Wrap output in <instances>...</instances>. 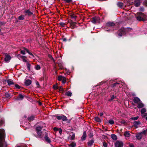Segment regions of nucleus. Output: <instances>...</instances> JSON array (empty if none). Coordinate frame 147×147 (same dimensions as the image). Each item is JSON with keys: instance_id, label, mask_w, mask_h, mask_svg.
<instances>
[{"instance_id": "f03ea898", "label": "nucleus", "mask_w": 147, "mask_h": 147, "mask_svg": "<svg viewBox=\"0 0 147 147\" xmlns=\"http://www.w3.org/2000/svg\"><path fill=\"white\" fill-rule=\"evenodd\" d=\"M137 13L138 15L136 17L137 20L139 21H144L146 20L147 17L146 15L141 12H138Z\"/></svg>"}, {"instance_id": "9b49d317", "label": "nucleus", "mask_w": 147, "mask_h": 147, "mask_svg": "<svg viewBox=\"0 0 147 147\" xmlns=\"http://www.w3.org/2000/svg\"><path fill=\"white\" fill-rule=\"evenodd\" d=\"M37 134V135H35L33 134L35 136L36 138H42V133L41 131H36Z\"/></svg>"}, {"instance_id": "473e14b6", "label": "nucleus", "mask_w": 147, "mask_h": 147, "mask_svg": "<svg viewBox=\"0 0 147 147\" xmlns=\"http://www.w3.org/2000/svg\"><path fill=\"white\" fill-rule=\"evenodd\" d=\"M117 5L118 7H123V3L119 2L117 3Z\"/></svg>"}, {"instance_id": "7ed1b4c3", "label": "nucleus", "mask_w": 147, "mask_h": 147, "mask_svg": "<svg viewBox=\"0 0 147 147\" xmlns=\"http://www.w3.org/2000/svg\"><path fill=\"white\" fill-rule=\"evenodd\" d=\"M54 117H56L58 120H62L63 121L67 120V117L63 115H55Z\"/></svg>"}, {"instance_id": "de8ad7c7", "label": "nucleus", "mask_w": 147, "mask_h": 147, "mask_svg": "<svg viewBox=\"0 0 147 147\" xmlns=\"http://www.w3.org/2000/svg\"><path fill=\"white\" fill-rule=\"evenodd\" d=\"M36 85L37 86V87L38 88H40V85L39 84V82H38V81H36Z\"/></svg>"}, {"instance_id": "f3484780", "label": "nucleus", "mask_w": 147, "mask_h": 147, "mask_svg": "<svg viewBox=\"0 0 147 147\" xmlns=\"http://www.w3.org/2000/svg\"><path fill=\"white\" fill-rule=\"evenodd\" d=\"M114 25V24L113 22H109L107 23L106 26L112 28Z\"/></svg>"}, {"instance_id": "4be33fe9", "label": "nucleus", "mask_w": 147, "mask_h": 147, "mask_svg": "<svg viewBox=\"0 0 147 147\" xmlns=\"http://www.w3.org/2000/svg\"><path fill=\"white\" fill-rule=\"evenodd\" d=\"M111 138L114 140H116L117 139V136L115 134H112L111 135Z\"/></svg>"}, {"instance_id": "c03bdc74", "label": "nucleus", "mask_w": 147, "mask_h": 147, "mask_svg": "<svg viewBox=\"0 0 147 147\" xmlns=\"http://www.w3.org/2000/svg\"><path fill=\"white\" fill-rule=\"evenodd\" d=\"M15 87L17 89H19L21 87L18 84H16L15 85Z\"/></svg>"}, {"instance_id": "f257e3e1", "label": "nucleus", "mask_w": 147, "mask_h": 147, "mask_svg": "<svg viewBox=\"0 0 147 147\" xmlns=\"http://www.w3.org/2000/svg\"><path fill=\"white\" fill-rule=\"evenodd\" d=\"M5 133L3 129H0V147H4Z\"/></svg>"}, {"instance_id": "5fc2aeb1", "label": "nucleus", "mask_w": 147, "mask_h": 147, "mask_svg": "<svg viewBox=\"0 0 147 147\" xmlns=\"http://www.w3.org/2000/svg\"><path fill=\"white\" fill-rule=\"evenodd\" d=\"M106 82H104V81H102V82H100L99 84H98V86H101V85H102L104 83H105Z\"/></svg>"}, {"instance_id": "603ef678", "label": "nucleus", "mask_w": 147, "mask_h": 147, "mask_svg": "<svg viewBox=\"0 0 147 147\" xmlns=\"http://www.w3.org/2000/svg\"><path fill=\"white\" fill-rule=\"evenodd\" d=\"M69 147H74V142H72L69 145Z\"/></svg>"}, {"instance_id": "6ab92c4d", "label": "nucleus", "mask_w": 147, "mask_h": 147, "mask_svg": "<svg viewBox=\"0 0 147 147\" xmlns=\"http://www.w3.org/2000/svg\"><path fill=\"white\" fill-rule=\"evenodd\" d=\"M144 107V104L141 101L139 102L138 103V105H137V108H138L139 109L142 108Z\"/></svg>"}, {"instance_id": "680f3d73", "label": "nucleus", "mask_w": 147, "mask_h": 147, "mask_svg": "<svg viewBox=\"0 0 147 147\" xmlns=\"http://www.w3.org/2000/svg\"><path fill=\"white\" fill-rule=\"evenodd\" d=\"M61 39L63 40L64 42H66L67 41V39L66 38H62Z\"/></svg>"}, {"instance_id": "b1692460", "label": "nucleus", "mask_w": 147, "mask_h": 147, "mask_svg": "<svg viewBox=\"0 0 147 147\" xmlns=\"http://www.w3.org/2000/svg\"><path fill=\"white\" fill-rule=\"evenodd\" d=\"M124 135L125 136V137H129L130 134L129 133V132L128 131H126L125 132V133L124 134Z\"/></svg>"}, {"instance_id": "7c9ffc66", "label": "nucleus", "mask_w": 147, "mask_h": 147, "mask_svg": "<svg viewBox=\"0 0 147 147\" xmlns=\"http://www.w3.org/2000/svg\"><path fill=\"white\" fill-rule=\"evenodd\" d=\"M42 127H41L39 126L36 127V131H41V130L42 129Z\"/></svg>"}, {"instance_id": "8fccbe9b", "label": "nucleus", "mask_w": 147, "mask_h": 147, "mask_svg": "<svg viewBox=\"0 0 147 147\" xmlns=\"http://www.w3.org/2000/svg\"><path fill=\"white\" fill-rule=\"evenodd\" d=\"M20 53L22 55H25V50H21L20 51Z\"/></svg>"}, {"instance_id": "4468645a", "label": "nucleus", "mask_w": 147, "mask_h": 147, "mask_svg": "<svg viewBox=\"0 0 147 147\" xmlns=\"http://www.w3.org/2000/svg\"><path fill=\"white\" fill-rule=\"evenodd\" d=\"M68 24H69L70 27L72 29L74 28V22L71 20H69L68 21Z\"/></svg>"}, {"instance_id": "a211bd4d", "label": "nucleus", "mask_w": 147, "mask_h": 147, "mask_svg": "<svg viewBox=\"0 0 147 147\" xmlns=\"http://www.w3.org/2000/svg\"><path fill=\"white\" fill-rule=\"evenodd\" d=\"M94 142V141L93 139L91 140L88 142V145L90 147H91V146H92Z\"/></svg>"}, {"instance_id": "4c0bfd02", "label": "nucleus", "mask_w": 147, "mask_h": 147, "mask_svg": "<svg viewBox=\"0 0 147 147\" xmlns=\"http://www.w3.org/2000/svg\"><path fill=\"white\" fill-rule=\"evenodd\" d=\"M24 16L23 15L20 16H19L18 19L20 20H24Z\"/></svg>"}, {"instance_id": "49530a36", "label": "nucleus", "mask_w": 147, "mask_h": 147, "mask_svg": "<svg viewBox=\"0 0 147 147\" xmlns=\"http://www.w3.org/2000/svg\"><path fill=\"white\" fill-rule=\"evenodd\" d=\"M103 145L104 147H107V144L105 142H104L103 143Z\"/></svg>"}, {"instance_id": "69168bd1", "label": "nucleus", "mask_w": 147, "mask_h": 147, "mask_svg": "<svg viewBox=\"0 0 147 147\" xmlns=\"http://www.w3.org/2000/svg\"><path fill=\"white\" fill-rule=\"evenodd\" d=\"M71 140H74V134H72L71 136Z\"/></svg>"}, {"instance_id": "412c9836", "label": "nucleus", "mask_w": 147, "mask_h": 147, "mask_svg": "<svg viewBox=\"0 0 147 147\" xmlns=\"http://www.w3.org/2000/svg\"><path fill=\"white\" fill-rule=\"evenodd\" d=\"M94 121H95L97 122H101V120L99 117H94Z\"/></svg>"}, {"instance_id": "1a4fd4ad", "label": "nucleus", "mask_w": 147, "mask_h": 147, "mask_svg": "<svg viewBox=\"0 0 147 147\" xmlns=\"http://www.w3.org/2000/svg\"><path fill=\"white\" fill-rule=\"evenodd\" d=\"M134 126L135 127V128H137L138 127V125L141 124L140 121H135L133 123Z\"/></svg>"}, {"instance_id": "5701e85b", "label": "nucleus", "mask_w": 147, "mask_h": 147, "mask_svg": "<svg viewBox=\"0 0 147 147\" xmlns=\"http://www.w3.org/2000/svg\"><path fill=\"white\" fill-rule=\"evenodd\" d=\"M34 116L32 115L30 116V117H28V120H29L30 121H31L33 120L34 119Z\"/></svg>"}, {"instance_id": "4d7b16f0", "label": "nucleus", "mask_w": 147, "mask_h": 147, "mask_svg": "<svg viewBox=\"0 0 147 147\" xmlns=\"http://www.w3.org/2000/svg\"><path fill=\"white\" fill-rule=\"evenodd\" d=\"M58 128L56 127H55L53 128V130L55 131H58Z\"/></svg>"}, {"instance_id": "c85d7f7f", "label": "nucleus", "mask_w": 147, "mask_h": 147, "mask_svg": "<svg viewBox=\"0 0 147 147\" xmlns=\"http://www.w3.org/2000/svg\"><path fill=\"white\" fill-rule=\"evenodd\" d=\"M59 24L62 27H65L66 26V23L62 22H60L59 23Z\"/></svg>"}, {"instance_id": "13d9d810", "label": "nucleus", "mask_w": 147, "mask_h": 147, "mask_svg": "<svg viewBox=\"0 0 147 147\" xmlns=\"http://www.w3.org/2000/svg\"><path fill=\"white\" fill-rule=\"evenodd\" d=\"M58 131H59V132L60 134H61L62 132V130L60 128L58 129Z\"/></svg>"}, {"instance_id": "e2e57ef3", "label": "nucleus", "mask_w": 147, "mask_h": 147, "mask_svg": "<svg viewBox=\"0 0 147 147\" xmlns=\"http://www.w3.org/2000/svg\"><path fill=\"white\" fill-rule=\"evenodd\" d=\"M28 54H29V55H30L32 56L33 57H34V55H33L32 53H31V52H29V53H28Z\"/></svg>"}, {"instance_id": "aec40b11", "label": "nucleus", "mask_w": 147, "mask_h": 147, "mask_svg": "<svg viewBox=\"0 0 147 147\" xmlns=\"http://www.w3.org/2000/svg\"><path fill=\"white\" fill-rule=\"evenodd\" d=\"M7 82L8 85L10 86L14 84V82L13 80L11 79H8L7 80Z\"/></svg>"}, {"instance_id": "a18cd8bd", "label": "nucleus", "mask_w": 147, "mask_h": 147, "mask_svg": "<svg viewBox=\"0 0 147 147\" xmlns=\"http://www.w3.org/2000/svg\"><path fill=\"white\" fill-rule=\"evenodd\" d=\"M53 88L54 89L57 90L58 89V87L57 85H53Z\"/></svg>"}, {"instance_id": "dca6fc26", "label": "nucleus", "mask_w": 147, "mask_h": 147, "mask_svg": "<svg viewBox=\"0 0 147 147\" xmlns=\"http://www.w3.org/2000/svg\"><path fill=\"white\" fill-rule=\"evenodd\" d=\"M142 136L143 135L140 133H139L138 134H137L136 136V138L139 140H141L142 138Z\"/></svg>"}, {"instance_id": "c9c22d12", "label": "nucleus", "mask_w": 147, "mask_h": 147, "mask_svg": "<svg viewBox=\"0 0 147 147\" xmlns=\"http://www.w3.org/2000/svg\"><path fill=\"white\" fill-rule=\"evenodd\" d=\"M19 98L21 100H23L24 98V96L21 94H19Z\"/></svg>"}, {"instance_id": "37998d69", "label": "nucleus", "mask_w": 147, "mask_h": 147, "mask_svg": "<svg viewBox=\"0 0 147 147\" xmlns=\"http://www.w3.org/2000/svg\"><path fill=\"white\" fill-rule=\"evenodd\" d=\"M61 81L63 84H65L66 82V79L65 77H64Z\"/></svg>"}, {"instance_id": "e433bc0d", "label": "nucleus", "mask_w": 147, "mask_h": 147, "mask_svg": "<svg viewBox=\"0 0 147 147\" xmlns=\"http://www.w3.org/2000/svg\"><path fill=\"white\" fill-rule=\"evenodd\" d=\"M63 78L64 77L61 76H58V81H61Z\"/></svg>"}, {"instance_id": "6e6552de", "label": "nucleus", "mask_w": 147, "mask_h": 147, "mask_svg": "<svg viewBox=\"0 0 147 147\" xmlns=\"http://www.w3.org/2000/svg\"><path fill=\"white\" fill-rule=\"evenodd\" d=\"M133 101L135 103H138L141 101L140 99L137 97H134L133 99Z\"/></svg>"}, {"instance_id": "cd10ccee", "label": "nucleus", "mask_w": 147, "mask_h": 147, "mask_svg": "<svg viewBox=\"0 0 147 147\" xmlns=\"http://www.w3.org/2000/svg\"><path fill=\"white\" fill-rule=\"evenodd\" d=\"M5 98H9L11 96V94L8 92H6L5 94Z\"/></svg>"}, {"instance_id": "774afa93", "label": "nucleus", "mask_w": 147, "mask_h": 147, "mask_svg": "<svg viewBox=\"0 0 147 147\" xmlns=\"http://www.w3.org/2000/svg\"><path fill=\"white\" fill-rule=\"evenodd\" d=\"M20 57L22 59L24 58H26V57L25 56H22V55L20 56Z\"/></svg>"}, {"instance_id": "6e6d98bb", "label": "nucleus", "mask_w": 147, "mask_h": 147, "mask_svg": "<svg viewBox=\"0 0 147 147\" xmlns=\"http://www.w3.org/2000/svg\"><path fill=\"white\" fill-rule=\"evenodd\" d=\"M6 23V22H0V25H5Z\"/></svg>"}, {"instance_id": "f704fd0d", "label": "nucleus", "mask_w": 147, "mask_h": 147, "mask_svg": "<svg viewBox=\"0 0 147 147\" xmlns=\"http://www.w3.org/2000/svg\"><path fill=\"white\" fill-rule=\"evenodd\" d=\"M146 111V109L145 108H143L141 110V114H144Z\"/></svg>"}, {"instance_id": "9d476101", "label": "nucleus", "mask_w": 147, "mask_h": 147, "mask_svg": "<svg viewBox=\"0 0 147 147\" xmlns=\"http://www.w3.org/2000/svg\"><path fill=\"white\" fill-rule=\"evenodd\" d=\"M87 136L86 132L84 131L83 132V134L81 136V140L82 141H84L86 140Z\"/></svg>"}, {"instance_id": "72a5a7b5", "label": "nucleus", "mask_w": 147, "mask_h": 147, "mask_svg": "<svg viewBox=\"0 0 147 147\" xmlns=\"http://www.w3.org/2000/svg\"><path fill=\"white\" fill-rule=\"evenodd\" d=\"M35 69L39 70L40 69V67L39 65H36L35 67Z\"/></svg>"}, {"instance_id": "a19ab883", "label": "nucleus", "mask_w": 147, "mask_h": 147, "mask_svg": "<svg viewBox=\"0 0 147 147\" xmlns=\"http://www.w3.org/2000/svg\"><path fill=\"white\" fill-rule=\"evenodd\" d=\"M120 122L121 124H124L125 125H126L127 124L125 120H122L121 121H120Z\"/></svg>"}, {"instance_id": "052dcab7", "label": "nucleus", "mask_w": 147, "mask_h": 147, "mask_svg": "<svg viewBox=\"0 0 147 147\" xmlns=\"http://www.w3.org/2000/svg\"><path fill=\"white\" fill-rule=\"evenodd\" d=\"M135 6H136V7H138L140 5V3H135Z\"/></svg>"}, {"instance_id": "20e7f679", "label": "nucleus", "mask_w": 147, "mask_h": 147, "mask_svg": "<svg viewBox=\"0 0 147 147\" xmlns=\"http://www.w3.org/2000/svg\"><path fill=\"white\" fill-rule=\"evenodd\" d=\"M114 145L115 147H123V143L122 141L117 140L115 143Z\"/></svg>"}, {"instance_id": "423d86ee", "label": "nucleus", "mask_w": 147, "mask_h": 147, "mask_svg": "<svg viewBox=\"0 0 147 147\" xmlns=\"http://www.w3.org/2000/svg\"><path fill=\"white\" fill-rule=\"evenodd\" d=\"M91 22L94 24L96 23H99L100 22V18L99 17H93L91 20Z\"/></svg>"}, {"instance_id": "338daca9", "label": "nucleus", "mask_w": 147, "mask_h": 147, "mask_svg": "<svg viewBox=\"0 0 147 147\" xmlns=\"http://www.w3.org/2000/svg\"><path fill=\"white\" fill-rule=\"evenodd\" d=\"M121 85L123 86H125L126 84L125 83L122 82L121 83Z\"/></svg>"}, {"instance_id": "c756f323", "label": "nucleus", "mask_w": 147, "mask_h": 147, "mask_svg": "<svg viewBox=\"0 0 147 147\" xmlns=\"http://www.w3.org/2000/svg\"><path fill=\"white\" fill-rule=\"evenodd\" d=\"M58 64L59 69H63V67L62 63H58Z\"/></svg>"}, {"instance_id": "09e8293b", "label": "nucleus", "mask_w": 147, "mask_h": 147, "mask_svg": "<svg viewBox=\"0 0 147 147\" xmlns=\"http://www.w3.org/2000/svg\"><path fill=\"white\" fill-rule=\"evenodd\" d=\"M59 91H63V88L61 86H60L59 87H58V89Z\"/></svg>"}, {"instance_id": "2f4dec72", "label": "nucleus", "mask_w": 147, "mask_h": 147, "mask_svg": "<svg viewBox=\"0 0 147 147\" xmlns=\"http://www.w3.org/2000/svg\"><path fill=\"white\" fill-rule=\"evenodd\" d=\"M119 84V83L117 82H115L111 85V87H114Z\"/></svg>"}, {"instance_id": "a878e982", "label": "nucleus", "mask_w": 147, "mask_h": 147, "mask_svg": "<svg viewBox=\"0 0 147 147\" xmlns=\"http://www.w3.org/2000/svg\"><path fill=\"white\" fill-rule=\"evenodd\" d=\"M80 124L79 123H76L75 125L76 126V127H75V126H74V130L77 131L78 130V127L80 126Z\"/></svg>"}, {"instance_id": "f8f14e48", "label": "nucleus", "mask_w": 147, "mask_h": 147, "mask_svg": "<svg viewBox=\"0 0 147 147\" xmlns=\"http://www.w3.org/2000/svg\"><path fill=\"white\" fill-rule=\"evenodd\" d=\"M24 12L26 14V15H28V16H30L33 14V12L31 11L29 9L26 10L24 11Z\"/></svg>"}, {"instance_id": "0e129e2a", "label": "nucleus", "mask_w": 147, "mask_h": 147, "mask_svg": "<svg viewBox=\"0 0 147 147\" xmlns=\"http://www.w3.org/2000/svg\"><path fill=\"white\" fill-rule=\"evenodd\" d=\"M67 72L68 74H69L71 73V71L69 70H67Z\"/></svg>"}, {"instance_id": "39448f33", "label": "nucleus", "mask_w": 147, "mask_h": 147, "mask_svg": "<svg viewBox=\"0 0 147 147\" xmlns=\"http://www.w3.org/2000/svg\"><path fill=\"white\" fill-rule=\"evenodd\" d=\"M11 59V57L10 55L7 53L5 54L4 61L7 63H9Z\"/></svg>"}, {"instance_id": "58836bf2", "label": "nucleus", "mask_w": 147, "mask_h": 147, "mask_svg": "<svg viewBox=\"0 0 147 147\" xmlns=\"http://www.w3.org/2000/svg\"><path fill=\"white\" fill-rule=\"evenodd\" d=\"M147 132V129L143 131L142 132L140 133L142 135H145Z\"/></svg>"}, {"instance_id": "bf43d9fd", "label": "nucleus", "mask_w": 147, "mask_h": 147, "mask_svg": "<svg viewBox=\"0 0 147 147\" xmlns=\"http://www.w3.org/2000/svg\"><path fill=\"white\" fill-rule=\"evenodd\" d=\"M129 147H134V145L132 144H129Z\"/></svg>"}, {"instance_id": "864d4df0", "label": "nucleus", "mask_w": 147, "mask_h": 147, "mask_svg": "<svg viewBox=\"0 0 147 147\" xmlns=\"http://www.w3.org/2000/svg\"><path fill=\"white\" fill-rule=\"evenodd\" d=\"M93 136V133L92 132H90L89 134V136L90 138H92Z\"/></svg>"}, {"instance_id": "ddd939ff", "label": "nucleus", "mask_w": 147, "mask_h": 147, "mask_svg": "<svg viewBox=\"0 0 147 147\" xmlns=\"http://www.w3.org/2000/svg\"><path fill=\"white\" fill-rule=\"evenodd\" d=\"M32 82V81L29 79L26 80L24 82V84L26 86H29Z\"/></svg>"}, {"instance_id": "3c124183", "label": "nucleus", "mask_w": 147, "mask_h": 147, "mask_svg": "<svg viewBox=\"0 0 147 147\" xmlns=\"http://www.w3.org/2000/svg\"><path fill=\"white\" fill-rule=\"evenodd\" d=\"M116 98V96H115L114 95H113L111 97V98L110 99V100H113V99H114V98Z\"/></svg>"}, {"instance_id": "2eb2a0df", "label": "nucleus", "mask_w": 147, "mask_h": 147, "mask_svg": "<svg viewBox=\"0 0 147 147\" xmlns=\"http://www.w3.org/2000/svg\"><path fill=\"white\" fill-rule=\"evenodd\" d=\"M44 138L45 140L48 143H50L51 141L50 139L49 138L47 134L45 135Z\"/></svg>"}, {"instance_id": "ea45409f", "label": "nucleus", "mask_w": 147, "mask_h": 147, "mask_svg": "<svg viewBox=\"0 0 147 147\" xmlns=\"http://www.w3.org/2000/svg\"><path fill=\"white\" fill-rule=\"evenodd\" d=\"M139 117H132L131 118V119L133 120H136L139 118Z\"/></svg>"}, {"instance_id": "79ce46f5", "label": "nucleus", "mask_w": 147, "mask_h": 147, "mask_svg": "<svg viewBox=\"0 0 147 147\" xmlns=\"http://www.w3.org/2000/svg\"><path fill=\"white\" fill-rule=\"evenodd\" d=\"M109 123L111 124L112 125L114 123V121L112 119H110L109 121Z\"/></svg>"}, {"instance_id": "bb28decb", "label": "nucleus", "mask_w": 147, "mask_h": 147, "mask_svg": "<svg viewBox=\"0 0 147 147\" xmlns=\"http://www.w3.org/2000/svg\"><path fill=\"white\" fill-rule=\"evenodd\" d=\"M65 95L68 96L70 97L71 96L72 93L71 92L69 91L66 92V93H65Z\"/></svg>"}, {"instance_id": "393cba45", "label": "nucleus", "mask_w": 147, "mask_h": 147, "mask_svg": "<svg viewBox=\"0 0 147 147\" xmlns=\"http://www.w3.org/2000/svg\"><path fill=\"white\" fill-rule=\"evenodd\" d=\"M26 65L28 70L29 71L30 70L31 65L30 64V63L28 62L27 63Z\"/></svg>"}, {"instance_id": "0eeeda50", "label": "nucleus", "mask_w": 147, "mask_h": 147, "mask_svg": "<svg viewBox=\"0 0 147 147\" xmlns=\"http://www.w3.org/2000/svg\"><path fill=\"white\" fill-rule=\"evenodd\" d=\"M125 29L124 28H122L119 30V32L118 33V35L120 36H122L125 33Z\"/></svg>"}]
</instances>
